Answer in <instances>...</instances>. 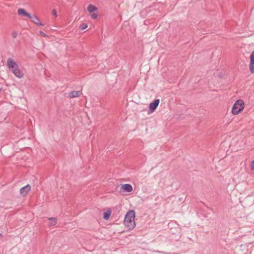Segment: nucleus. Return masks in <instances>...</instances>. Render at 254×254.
<instances>
[{"mask_svg": "<svg viewBox=\"0 0 254 254\" xmlns=\"http://www.w3.org/2000/svg\"><path fill=\"white\" fill-rule=\"evenodd\" d=\"M135 216V213L133 210H129L126 213L124 220V224L128 230H132L135 228L136 226Z\"/></svg>", "mask_w": 254, "mask_h": 254, "instance_id": "1", "label": "nucleus"}, {"mask_svg": "<svg viewBox=\"0 0 254 254\" xmlns=\"http://www.w3.org/2000/svg\"><path fill=\"white\" fill-rule=\"evenodd\" d=\"M245 107V103L243 100H237L232 109V113L234 115H237L241 113Z\"/></svg>", "mask_w": 254, "mask_h": 254, "instance_id": "2", "label": "nucleus"}, {"mask_svg": "<svg viewBox=\"0 0 254 254\" xmlns=\"http://www.w3.org/2000/svg\"><path fill=\"white\" fill-rule=\"evenodd\" d=\"M7 65L9 69L12 71L16 67H18V64L16 63L11 58H9L7 60Z\"/></svg>", "mask_w": 254, "mask_h": 254, "instance_id": "3", "label": "nucleus"}, {"mask_svg": "<svg viewBox=\"0 0 254 254\" xmlns=\"http://www.w3.org/2000/svg\"><path fill=\"white\" fill-rule=\"evenodd\" d=\"M160 103L159 99H156L154 102L151 103L149 105V113H152L158 107Z\"/></svg>", "mask_w": 254, "mask_h": 254, "instance_id": "4", "label": "nucleus"}, {"mask_svg": "<svg viewBox=\"0 0 254 254\" xmlns=\"http://www.w3.org/2000/svg\"><path fill=\"white\" fill-rule=\"evenodd\" d=\"M29 18L30 19L31 21L33 23H35L37 25L40 26H44V24L41 22L40 19L39 18L38 16L34 14L33 15H30V17Z\"/></svg>", "mask_w": 254, "mask_h": 254, "instance_id": "5", "label": "nucleus"}, {"mask_svg": "<svg viewBox=\"0 0 254 254\" xmlns=\"http://www.w3.org/2000/svg\"><path fill=\"white\" fill-rule=\"evenodd\" d=\"M250 62L249 64L250 71L252 73H254V51L250 55Z\"/></svg>", "mask_w": 254, "mask_h": 254, "instance_id": "6", "label": "nucleus"}, {"mask_svg": "<svg viewBox=\"0 0 254 254\" xmlns=\"http://www.w3.org/2000/svg\"><path fill=\"white\" fill-rule=\"evenodd\" d=\"M31 190V186L29 185L21 188L20 190V192L23 196H25Z\"/></svg>", "mask_w": 254, "mask_h": 254, "instance_id": "7", "label": "nucleus"}, {"mask_svg": "<svg viewBox=\"0 0 254 254\" xmlns=\"http://www.w3.org/2000/svg\"><path fill=\"white\" fill-rule=\"evenodd\" d=\"M121 188L125 192H130L132 191V187L129 184H124L122 186Z\"/></svg>", "mask_w": 254, "mask_h": 254, "instance_id": "8", "label": "nucleus"}, {"mask_svg": "<svg viewBox=\"0 0 254 254\" xmlns=\"http://www.w3.org/2000/svg\"><path fill=\"white\" fill-rule=\"evenodd\" d=\"M17 13L19 15L26 16L27 17H30V14L27 12L25 9L24 8H19L17 10Z\"/></svg>", "mask_w": 254, "mask_h": 254, "instance_id": "9", "label": "nucleus"}, {"mask_svg": "<svg viewBox=\"0 0 254 254\" xmlns=\"http://www.w3.org/2000/svg\"><path fill=\"white\" fill-rule=\"evenodd\" d=\"M47 219L49 221L48 223L49 227L54 226L57 224L58 219L56 217L47 218Z\"/></svg>", "mask_w": 254, "mask_h": 254, "instance_id": "10", "label": "nucleus"}, {"mask_svg": "<svg viewBox=\"0 0 254 254\" xmlns=\"http://www.w3.org/2000/svg\"><path fill=\"white\" fill-rule=\"evenodd\" d=\"M18 78H21L23 76V72L18 68V67H16L14 69H13L11 71Z\"/></svg>", "mask_w": 254, "mask_h": 254, "instance_id": "11", "label": "nucleus"}, {"mask_svg": "<svg viewBox=\"0 0 254 254\" xmlns=\"http://www.w3.org/2000/svg\"><path fill=\"white\" fill-rule=\"evenodd\" d=\"M111 209L109 208L107 209L105 212L103 213V218L105 220H108L111 214Z\"/></svg>", "mask_w": 254, "mask_h": 254, "instance_id": "12", "label": "nucleus"}, {"mask_svg": "<svg viewBox=\"0 0 254 254\" xmlns=\"http://www.w3.org/2000/svg\"><path fill=\"white\" fill-rule=\"evenodd\" d=\"M87 9L90 13H92L98 10L97 7L91 4L88 6Z\"/></svg>", "mask_w": 254, "mask_h": 254, "instance_id": "13", "label": "nucleus"}, {"mask_svg": "<svg viewBox=\"0 0 254 254\" xmlns=\"http://www.w3.org/2000/svg\"><path fill=\"white\" fill-rule=\"evenodd\" d=\"M82 94L81 91H71L69 95H81Z\"/></svg>", "mask_w": 254, "mask_h": 254, "instance_id": "14", "label": "nucleus"}, {"mask_svg": "<svg viewBox=\"0 0 254 254\" xmlns=\"http://www.w3.org/2000/svg\"><path fill=\"white\" fill-rule=\"evenodd\" d=\"M87 26H88V25L86 23H84L80 26L79 28L81 30H84V29H85L86 28H87Z\"/></svg>", "mask_w": 254, "mask_h": 254, "instance_id": "15", "label": "nucleus"}, {"mask_svg": "<svg viewBox=\"0 0 254 254\" xmlns=\"http://www.w3.org/2000/svg\"><path fill=\"white\" fill-rule=\"evenodd\" d=\"M91 16L93 19H95L97 18V17L98 16V14H97V13H93L92 14H91Z\"/></svg>", "mask_w": 254, "mask_h": 254, "instance_id": "16", "label": "nucleus"}, {"mask_svg": "<svg viewBox=\"0 0 254 254\" xmlns=\"http://www.w3.org/2000/svg\"><path fill=\"white\" fill-rule=\"evenodd\" d=\"M39 33H40V35L43 37H47V35L46 34H45L44 32L42 31H40L39 32Z\"/></svg>", "mask_w": 254, "mask_h": 254, "instance_id": "17", "label": "nucleus"}, {"mask_svg": "<svg viewBox=\"0 0 254 254\" xmlns=\"http://www.w3.org/2000/svg\"><path fill=\"white\" fill-rule=\"evenodd\" d=\"M12 36L13 38H16V37L17 36V33L16 31H13L12 33Z\"/></svg>", "mask_w": 254, "mask_h": 254, "instance_id": "18", "label": "nucleus"}, {"mask_svg": "<svg viewBox=\"0 0 254 254\" xmlns=\"http://www.w3.org/2000/svg\"><path fill=\"white\" fill-rule=\"evenodd\" d=\"M52 14L55 17L57 16V11L55 9H53L52 10Z\"/></svg>", "mask_w": 254, "mask_h": 254, "instance_id": "19", "label": "nucleus"}, {"mask_svg": "<svg viewBox=\"0 0 254 254\" xmlns=\"http://www.w3.org/2000/svg\"><path fill=\"white\" fill-rule=\"evenodd\" d=\"M251 169L252 170L254 171V161H253L251 164Z\"/></svg>", "mask_w": 254, "mask_h": 254, "instance_id": "20", "label": "nucleus"}]
</instances>
